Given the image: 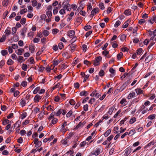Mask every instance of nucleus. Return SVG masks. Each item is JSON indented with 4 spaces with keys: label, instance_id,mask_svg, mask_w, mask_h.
<instances>
[{
    "label": "nucleus",
    "instance_id": "obj_1",
    "mask_svg": "<svg viewBox=\"0 0 156 156\" xmlns=\"http://www.w3.org/2000/svg\"><path fill=\"white\" fill-rule=\"evenodd\" d=\"M102 150V148L101 147H98L95 149L94 151L92 152V154L97 156L100 153V151Z\"/></svg>",
    "mask_w": 156,
    "mask_h": 156
},
{
    "label": "nucleus",
    "instance_id": "obj_2",
    "mask_svg": "<svg viewBox=\"0 0 156 156\" xmlns=\"http://www.w3.org/2000/svg\"><path fill=\"white\" fill-rule=\"evenodd\" d=\"M132 150L131 147H129L126 148L125 151V156H128L131 152Z\"/></svg>",
    "mask_w": 156,
    "mask_h": 156
},
{
    "label": "nucleus",
    "instance_id": "obj_3",
    "mask_svg": "<svg viewBox=\"0 0 156 156\" xmlns=\"http://www.w3.org/2000/svg\"><path fill=\"white\" fill-rule=\"evenodd\" d=\"M64 2L63 3V5H64V9L65 10L66 9H67V10L68 11H70L71 10V8L70 7V5L69 4V3L67 2L66 4H64Z\"/></svg>",
    "mask_w": 156,
    "mask_h": 156
},
{
    "label": "nucleus",
    "instance_id": "obj_4",
    "mask_svg": "<svg viewBox=\"0 0 156 156\" xmlns=\"http://www.w3.org/2000/svg\"><path fill=\"white\" fill-rule=\"evenodd\" d=\"M71 49V51L72 52H73L75 51L76 45L73 44H71L68 46Z\"/></svg>",
    "mask_w": 156,
    "mask_h": 156
},
{
    "label": "nucleus",
    "instance_id": "obj_5",
    "mask_svg": "<svg viewBox=\"0 0 156 156\" xmlns=\"http://www.w3.org/2000/svg\"><path fill=\"white\" fill-rule=\"evenodd\" d=\"M99 9L98 8H96L94 9L91 12V15L92 16H94L96 13H98L99 11Z\"/></svg>",
    "mask_w": 156,
    "mask_h": 156
},
{
    "label": "nucleus",
    "instance_id": "obj_6",
    "mask_svg": "<svg viewBox=\"0 0 156 156\" xmlns=\"http://www.w3.org/2000/svg\"><path fill=\"white\" fill-rule=\"evenodd\" d=\"M72 136V134H71L69 136H68L66 138L64 139L62 141V144H63L64 145H67L68 142L67 141V139L69 138L70 137Z\"/></svg>",
    "mask_w": 156,
    "mask_h": 156
},
{
    "label": "nucleus",
    "instance_id": "obj_7",
    "mask_svg": "<svg viewBox=\"0 0 156 156\" xmlns=\"http://www.w3.org/2000/svg\"><path fill=\"white\" fill-rule=\"evenodd\" d=\"M120 103L122 106H125L127 104V102L125 98H123L120 101Z\"/></svg>",
    "mask_w": 156,
    "mask_h": 156
},
{
    "label": "nucleus",
    "instance_id": "obj_8",
    "mask_svg": "<svg viewBox=\"0 0 156 156\" xmlns=\"http://www.w3.org/2000/svg\"><path fill=\"white\" fill-rule=\"evenodd\" d=\"M136 96V93L135 92H132L130 93L127 97L129 99H131L132 98Z\"/></svg>",
    "mask_w": 156,
    "mask_h": 156
},
{
    "label": "nucleus",
    "instance_id": "obj_9",
    "mask_svg": "<svg viewBox=\"0 0 156 156\" xmlns=\"http://www.w3.org/2000/svg\"><path fill=\"white\" fill-rule=\"evenodd\" d=\"M41 98V96H40L38 94H37L34 98V101L35 102H38Z\"/></svg>",
    "mask_w": 156,
    "mask_h": 156
},
{
    "label": "nucleus",
    "instance_id": "obj_10",
    "mask_svg": "<svg viewBox=\"0 0 156 156\" xmlns=\"http://www.w3.org/2000/svg\"><path fill=\"white\" fill-rule=\"evenodd\" d=\"M24 51V49H23L20 48L18 49L16 53V54L19 55H22V53Z\"/></svg>",
    "mask_w": 156,
    "mask_h": 156
},
{
    "label": "nucleus",
    "instance_id": "obj_11",
    "mask_svg": "<svg viewBox=\"0 0 156 156\" xmlns=\"http://www.w3.org/2000/svg\"><path fill=\"white\" fill-rule=\"evenodd\" d=\"M75 34V32L73 30H70L68 33V35L70 37H73Z\"/></svg>",
    "mask_w": 156,
    "mask_h": 156
},
{
    "label": "nucleus",
    "instance_id": "obj_12",
    "mask_svg": "<svg viewBox=\"0 0 156 156\" xmlns=\"http://www.w3.org/2000/svg\"><path fill=\"white\" fill-rule=\"evenodd\" d=\"M27 28L25 27L23 28L20 31L21 34L23 37L25 36V34L26 32Z\"/></svg>",
    "mask_w": 156,
    "mask_h": 156
},
{
    "label": "nucleus",
    "instance_id": "obj_13",
    "mask_svg": "<svg viewBox=\"0 0 156 156\" xmlns=\"http://www.w3.org/2000/svg\"><path fill=\"white\" fill-rule=\"evenodd\" d=\"M152 58V55H149L146 57L145 61L146 62L148 63L150 61Z\"/></svg>",
    "mask_w": 156,
    "mask_h": 156
},
{
    "label": "nucleus",
    "instance_id": "obj_14",
    "mask_svg": "<svg viewBox=\"0 0 156 156\" xmlns=\"http://www.w3.org/2000/svg\"><path fill=\"white\" fill-rule=\"evenodd\" d=\"M105 72L102 69H101L98 73L99 76L102 77L105 75Z\"/></svg>",
    "mask_w": 156,
    "mask_h": 156
},
{
    "label": "nucleus",
    "instance_id": "obj_15",
    "mask_svg": "<svg viewBox=\"0 0 156 156\" xmlns=\"http://www.w3.org/2000/svg\"><path fill=\"white\" fill-rule=\"evenodd\" d=\"M88 94L87 92L85 90H83L81 92H80V95L81 96H87Z\"/></svg>",
    "mask_w": 156,
    "mask_h": 156
},
{
    "label": "nucleus",
    "instance_id": "obj_16",
    "mask_svg": "<svg viewBox=\"0 0 156 156\" xmlns=\"http://www.w3.org/2000/svg\"><path fill=\"white\" fill-rule=\"evenodd\" d=\"M135 91L137 94V95L142 94L143 91L140 88L136 89L135 90Z\"/></svg>",
    "mask_w": 156,
    "mask_h": 156
},
{
    "label": "nucleus",
    "instance_id": "obj_17",
    "mask_svg": "<svg viewBox=\"0 0 156 156\" xmlns=\"http://www.w3.org/2000/svg\"><path fill=\"white\" fill-rule=\"evenodd\" d=\"M111 131V130L110 129H109L107 130L104 134L105 136V137L108 136L110 133Z\"/></svg>",
    "mask_w": 156,
    "mask_h": 156
},
{
    "label": "nucleus",
    "instance_id": "obj_18",
    "mask_svg": "<svg viewBox=\"0 0 156 156\" xmlns=\"http://www.w3.org/2000/svg\"><path fill=\"white\" fill-rule=\"evenodd\" d=\"M83 5H80V6L78 7L77 10H76V14L77 13V12H81V11H82V10L83 9Z\"/></svg>",
    "mask_w": 156,
    "mask_h": 156
},
{
    "label": "nucleus",
    "instance_id": "obj_19",
    "mask_svg": "<svg viewBox=\"0 0 156 156\" xmlns=\"http://www.w3.org/2000/svg\"><path fill=\"white\" fill-rule=\"evenodd\" d=\"M54 136L53 135H52L50 138H45L43 140V142L44 143L48 141H51L52 139H53Z\"/></svg>",
    "mask_w": 156,
    "mask_h": 156
},
{
    "label": "nucleus",
    "instance_id": "obj_20",
    "mask_svg": "<svg viewBox=\"0 0 156 156\" xmlns=\"http://www.w3.org/2000/svg\"><path fill=\"white\" fill-rule=\"evenodd\" d=\"M127 86L125 83H124L122 86H121L119 89V90L122 91L124 90Z\"/></svg>",
    "mask_w": 156,
    "mask_h": 156
},
{
    "label": "nucleus",
    "instance_id": "obj_21",
    "mask_svg": "<svg viewBox=\"0 0 156 156\" xmlns=\"http://www.w3.org/2000/svg\"><path fill=\"white\" fill-rule=\"evenodd\" d=\"M124 13L126 16H128L130 15L131 12L129 9H127L125 10Z\"/></svg>",
    "mask_w": 156,
    "mask_h": 156
},
{
    "label": "nucleus",
    "instance_id": "obj_22",
    "mask_svg": "<svg viewBox=\"0 0 156 156\" xmlns=\"http://www.w3.org/2000/svg\"><path fill=\"white\" fill-rule=\"evenodd\" d=\"M46 14L48 18L51 17L52 16V13L50 11H47L46 12Z\"/></svg>",
    "mask_w": 156,
    "mask_h": 156
},
{
    "label": "nucleus",
    "instance_id": "obj_23",
    "mask_svg": "<svg viewBox=\"0 0 156 156\" xmlns=\"http://www.w3.org/2000/svg\"><path fill=\"white\" fill-rule=\"evenodd\" d=\"M67 124V122H65L62 125V130L64 131V132H65L66 131V129H65L64 128L66 125Z\"/></svg>",
    "mask_w": 156,
    "mask_h": 156
},
{
    "label": "nucleus",
    "instance_id": "obj_24",
    "mask_svg": "<svg viewBox=\"0 0 156 156\" xmlns=\"http://www.w3.org/2000/svg\"><path fill=\"white\" fill-rule=\"evenodd\" d=\"M20 103L22 107H23L26 104V101L22 99L21 100V101L20 102Z\"/></svg>",
    "mask_w": 156,
    "mask_h": 156
},
{
    "label": "nucleus",
    "instance_id": "obj_25",
    "mask_svg": "<svg viewBox=\"0 0 156 156\" xmlns=\"http://www.w3.org/2000/svg\"><path fill=\"white\" fill-rule=\"evenodd\" d=\"M9 27H8L6 30H5V35H8L9 34H10L11 31L10 29H9Z\"/></svg>",
    "mask_w": 156,
    "mask_h": 156
},
{
    "label": "nucleus",
    "instance_id": "obj_26",
    "mask_svg": "<svg viewBox=\"0 0 156 156\" xmlns=\"http://www.w3.org/2000/svg\"><path fill=\"white\" fill-rule=\"evenodd\" d=\"M9 2L8 0H4L2 2L3 5L5 7L6 6L8 5Z\"/></svg>",
    "mask_w": 156,
    "mask_h": 156
},
{
    "label": "nucleus",
    "instance_id": "obj_27",
    "mask_svg": "<svg viewBox=\"0 0 156 156\" xmlns=\"http://www.w3.org/2000/svg\"><path fill=\"white\" fill-rule=\"evenodd\" d=\"M126 38V36L125 34L122 35L120 37V39L122 41H124Z\"/></svg>",
    "mask_w": 156,
    "mask_h": 156
},
{
    "label": "nucleus",
    "instance_id": "obj_28",
    "mask_svg": "<svg viewBox=\"0 0 156 156\" xmlns=\"http://www.w3.org/2000/svg\"><path fill=\"white\" fill-rule=\"evenodd\" d=\"M42 34L45 36H48L49 34V32L46 30H44L42 32Z\"/></svg>",
    "mask_w": 156,
    "mask_h": 156
},
{
    "label": "nucleus",
    "instance_id": "obj_29",
    "mask_svg": "<svg viewBox=\"0 0 156 156\" xmlns=\"http://www.w3.org/2000/svg\"><path fill=\"white\" fill-rule=\"evenodd\" d=\"M135 133V131L134 129H132L129 132V136H131L134 134Z\"/></svg>",
    "mask_w": 156,
    "mask_h": 156
},
{
    "label": "nucleus",
    "instance_id": "obj_30",
    "mask_svg": "<svg viewBox=\"0 0 156 156\" xmlns=\"http://www.w3.org/2000/svg\"><path fill=\"white\" fill-rule=\"evenodd\" d=\"M119 129V128L118 127L115 126L114 127V130L115 131L114 133H119V131L118 130Z\"/></svg>",
    "mask_w": 156,
    "mask_h": 156
},
{
    "label": "nucleus",
    "instance_id": "obj_31",
    "mask_svg": "<svg viewBox=\"0 0 156 156\" xmlns=\"http://www.w3.org/2000/svg\"><path fill=\"white\" fill-rule=\"evenodd\" d=\"M155 117V115L154 114H152L148 116V119H150L152 120L154 119Z\"/></svg>",
    "mask_w": 156,
    "mask_h": 156
},
{
    "label": "nucleus",
    "instance_id": "obj_32",
    "mask_svg": "<svg viewBox=\"0 0 156 156\" xmlns=\"http://www.w3.org/2000/svg\"><path fill=\"white\" fill-rule=\"evenodd\" d=\"M55 112H54L52 113L50 115L49 118H48V119H51L53 118L54 117L55 115Z\"/></svg>",
    "mask_w": 156,
    "mask_h": 156
},
{
    "label": "nucleus",
    "instance_id": "obj_33",
    "mask_svg": "<svg viewBox=\"0 0 156 156\" xmlns=\"http://www.w3.org/2000/svg\"><path fill=\"white\" fill-rule=\"evenodd\" d=\"M31 2L32 3V5L34 7H35L37 5V2L35 0H34L33 1H32Z\"/></svg>",
    "mask_w": 156,
    "mask_h": 156
},
{
    "label": "nucleus",
    "instance_id": "obj_34",
    "mask_svg": "<svg viewBox=\"0 0 156 156\" xmlns=\"http://www.w3.org/2000/svg\"><path fill=\"white\" fill-rule=\"evenodd\" d=\"M13 61L11 59H9L7 62L8 65H11L13 63Z\"/></svg>",
    "mask_w": 156,
    "mask_h": 156
},
{
    "label": "nucleus",
    "instance_id": "obj_35",
    "mask_svg": "<svg viewBox=\"0 0 156 156\" xmlns=\"http://www.w3.org/2000/svg\"><path fill=\"white\" fill-rule=\"evenodd\" d=\"M136 120V119L135 117L132 118L129 121V123L130 124L133 123Z\"/></svg>",
    "mask_w": 156,
    "mask_h": 156
},
{
    "label": "nucleus",
    "instance_id": "obj_36",
    "mask_svg": "<svg viewBox=\"0 0 156 156\" xmlns=\"http://www.w3.org/2000/svg\"><path fill=\"white\" fill-rule=\"evenodd\" d=\"M26 22V19L25 18H22L20 20V23L22 24H24Z\"/></svg>",
    "mask_w": 156,
    "mask_h": 156
},
{
    "label": "nucleus",
    "instance_id": "obj_37",
    "mask_svg": "<svg viewBox=\"0 0 156 156\" xmlns=\"http://www.w3.org/2000/svg\"><path fill=\"white\" fill-rule=\"evenodd\" d=\"M35 144V147H38L42 145V142L41 141H39Z\"/></svg>",
    "mask_w": 156,
    "mask_h": 156
},
{
    "label": "nucleus",
    "instance_id": "obj_38",
    "mask_svg": "<svg viewBox=\"0 0 156 156\" xmlns=\"http://www.w3.org/2000/svg\"><path fill=\"white\" fill-rule=\"evenodd\" d=\"M6 38V35H3L0 40V42H3L4 41Z\"/></svg>",
    "mask_w": 156,
    "mask_h": 156
},
{
    "label": "nucleus",
    "instance_id": "obj_39",
    "mask_svg": "<svg viewBox=\"0 0 156 156\" xmlns=\"http://www.w3.org/2000/svg\"><path fill=\"white\" fill-rule=\"evenodd\" d=\"M99 7L101 9L103 10L105 9L104 4L103 3H101L99 4Z\"/></svg>",
    "mask_w": 156,
    "mask_h": 156
},
{
    "label": "nucleus",
    "instance_id": "obj_40",
    "mask_svg": "<svg viewBox=\"0 0 156 156\" xmlns=\"http://www.w3.org/2000/svg\"><path fill=\"white\" fill-rule=\"evenodd\" d=\"M121 24V22L119 20H118L116 22L115 24L114 25V27H117L119 26Z\"/></svg>",
    "mask_w": 156,
    "mask_h": 156
},
{
    "label": "nucleus",
    "instance_id": "obj_41",
    "mask_svg": "<svg viewBox=\"0 0 156 156\" xmlns=\"http://www.w3.org/2000/svg\"><path fill=\"white\" fill-rule=\"evenodd\" d=\"M22 69L24 71H26L27 68V66L26 64H23L22 66Z\"/></svg>",
    "mask_w": 156,
    "mask_h": 156
},
{
    "label": "nucleus",
    "instance_id": "obj_42",
    "mask_svg": "<svg viewBox=\"0 0 156 156\" xmlns=\"http://www.w3.org/2000/svg\"><path fill=\"white\" fill-rule=\"evenodd\" d=\"M128 20L126 21L125 23H124V24L123 25L122 27L124 28H126L129 25L128 23H127V22H128Z\"/></svg>",
    "mask_w": 156,
    "mask_h": 156
},
{
    "label": "nucleus",
    "instance_id": "obj_43",
    "mask_svg": "<svg viewBox=\"0 0 156 156\" xmlns=\"http://www.w3.org/2000/svg\"><path fill=\"white\" fill-rule=\"evenodd\" d=\"M84 28L86 30H90L91 28V27L89 25H87L84 27Z\"/></svg>",
    "mask_w": 156,
    "mask_h": 156
},
{
    "label": "nucleus",
    "instance_id": "obj_44",
    "mask_svg": "<svg viewBox=\"0 0 156 156\" xmlns=\"http://www.w3.org/2000/svg\"><path fill=\"white\" fill-rule=\"evenodd\" d=\"M27 115V113L26 112H24L22 113L21 115V118L22 119H23L25 118Z\"/></svg>",
    "mask_w": 156,
    "mask_h": 156
},
{
    "label": "nucleus",
    "instance_id": "obj_45",
    "mask_svg": "<svg viewBox=\"0 0 156 156\" xmlns=\"http://www.w3.org/2000/svg\"><path fill=\"white\" fill-rule=\"evenodd\" d=\"M7 51L6 50H2L1 51V53L2 55L4 56L7 54Z\"/></svg>",
    "mask_w": 156,
    "mask_h": 156
},
{
    "label": "nucleus",
    "instance_id": "obj_46",
    "mask_svg": "<svg viewBox=\"0 0 156 156\" xmlns=\"http://www.w3.org/2000/svg\"><path fill=\"white\" fill-rule=\"evenodd\" d=\"M27 82L26 81H23L21 83V85L23 87H25L27 85Z\"/></svg>",
    "mask_w": 156,
    "mask_h": 156
},
{
    "label": "nucleus",
    "instance_id": "obj_47",
    "mask_svg": "<svg viewBox=\"0 0 156 156\" xmlns=\"http://www.w3.org/2000/svg\"><path fill=\"white\" fill-rule=\"evenodd\" d=\"M60 62L58 60H55L53 62V65L54 66H57Z\"/></svg>",
    "mask_w": 156,
    "mask_h": 156
},
{
    "label": "nucleus",
    "instance_id": "obj_48",
    "mask_svg": "<svg viewBox=\"0 0 156 156\" xmlns=\"http://www.w3.org/2000/svg\"><path fill=\"white\" fill-rule=\"evenodd\" d=\"M58 11V8L57 7H55L54 8L53 11V14H56L57 13Z\"/></svg>",
    "mask_w": 156,
    "mask_h": 156
},
{
    "label": "nucleus",
    "instance_id": "obj_49",
    "mask_svg": "<svg viewBox=\"0 0 156 156\" xmlns=\"http://www.w3.org/2000/svg\"><path fill=\"white\" fill-rule=\"evenodd\" d=\"M58 120L57 118H54L51 121V123L53 124H55L57 122Z\"/></svg>",
    "mask_w": 156,
    "mask_h": 156
},
{
    "label": "nucleus",
    "instance_id": "obj_50",
    "mask_svg": "<svg viewBox=\"0 0 156 156\" xmlns=\"http://www.w3.org/2000/svg\"><path fill=\"white\" fill-rule=\"evenodd\" d=\"M58 47L60 49H62L63 48V44L62 42L59 43L58 45Z\"/></svg>",
    "mask_w": 156,
    "mask_h": 156
},
{
    "label": "nucleus",
    "instance_id": "obj_51",
    "mask_svg": "<svg viewBox=\"0 0 156 156\" xmlns=\"http://www.w3.org/2000/svg\"><path fill=\"white\" fill-rule=\"evenodd\" d=\"M27 11V9L25 8L21 10L20 11V13L21 14H23L24 13L26 12Z\"/></svg>",
    "mask_w": 156,
    "mask_h": 156
},
{
    "label": "nucleus",
    "instance_id": "obj_52",
    "mask_svg": "<svg viewBox=\"0 0 156 156\" xmlns=\"http://www.w3.org/2000/svg\"><path fill=\"white\" fill-rule=\"evenodd\" d=\"M113 137L114 136L113 135H111L109 137L107 138V140L108 141H110L113 139Z\"/></svg>",
    "mask_w": 156,
    "mask_h": 156
},
{
    "label": "nucleus",
    "instance_id": "obj_53",
    "mask_svg": "<svg viewBox=\"0 0 156 156\" xmlns=\"http://www.w3.org/2000/svg\"><path fill=\"white\" fill-rule=\"evenodd\" d=\"M103 136L102 135H101L100 137H99V138L100 139V140L97 141V143L98 144L100 143L103 140Z\"/></svg>",
    "mask_w": 156,
    "mask_h": 156
},
{
    "label": "nucleus",
    "instance_id": "obj_54",
    "mask_svg": "<svg viewBox=\"0 0 156 156\" xmlns=\"http://www.w3.org/2000/svg\"><path fill=\"white\" fill-rule=\"evenodd\" d=\"M135 128L139 132L141 131L143 129L142 127H140V126H136Z\"/></svg>",
    "mask_w": 156,
    "mask_h": 156
},
{
    "label": "nucleus",
    "instance_id": "obj_55",
    "mask_svg": "<svg viewBox=\"0 0 156 156\" xmlns=\"http://www.w3.org/2000/svg\"><path fill=\"white\" fill-rule=\"evenodd\" d=\"M105 50L104 51L102 52V54L105 55V56H106L109 53V52L107 50Z\"/></svg>",
    "mask_w": 156,
    "mask_h": 156
},
{
    "label": "nucleus",
    "instance_id": "obj_56",
    "mask_svg": "<svg viewBox=\"0 0 156 156\" xmlns=\"http://www.w3.org/2000/svg\"><path fill=\"white\" fill-rule=\"evenodd\" d=\"M69 103L71 105H74L75 104L76 102L74 101V100L73 99H71L69 101Z\"/></svg>",
    "mask_w": 156,
    "mask_h": 156
},
{
    "label": "nucleus",
    "instance_id": "obj_57",
    "mask_svg": "<svg viewBox=\"0 0 156 156\" xmlns=\"http://www.w3.org/2000/svg\"><path fill=\"white\" fill-rule=\"evenodd\" d=\"M83 50L84 51H86L87 49V46L84 44L82 45Z\"/></svg>",
    "mask_w": 156,
    "mask_h": 156
},
{
    "label": "nucleus",
    "instance_id": "obj_58",
    "mask_svg": "<svg viewBox=\"0 0 156 156\" xmlns=\"http://www.w3.org/2000/svg\"><path fill=\"white\" fill-rule=\"evenodd\" d=\"M99 64V62L98 61H97L96 59H95L94 61V65L95 66H97Z\"/></svg>",
    "mask_w": 156,
    "mask_h": 156
},
{
    "label": "nucleus",
    "instance_id": "obj_59",
    "mask_svg": "<svg viewBox=\"0 0 156 156\" xmlns=\"http://www.w3.org/2000/svg\"><path fill=\"white\" fill-rule=\"evenodd\" d=\"M122 55L123 54L122 52H121L119 54H118L117 55V57L118 60H120Z\"/></svg>",
    "mask_w": 156,
    "mask_h": 156
},
{
    "label": "nucleus",
    "instance_id": "obj_60",
    "mask_svg": "<svg viewBox=\"0 0 156 156\" xmlns=\"http://www.w3.org/2000/svg\"><path fill=\"white\" fill-rule=\"evenodd\" d=\"M21 122L19 121H17L16 123L15 124V126L16 127H17V128H19L20 127V124Z\"/></svg>",
    "mask_w": 156,
    "mask_h": 156
},
{
    "label": "nucleus",
    "instance_id": "obj_61",
    "mask_svg": "<svg viewBox=\"0 0 156 156\" xmlns=\"http://www.w3.org/2000/svg\"><path fill=\"white\" fill-rule=\"evenodd\" d=\"M9 120L7 119H5L3 122V124L4 125H5L7 124H8L9 123Z\"/></svg>",
    "mask_w": 156,
    "mask_h": 156
},
{
    "label": "nucleus",
    "instance_id": "obj_62",
    "mask_svg": "<svg viewBox=\"0 0 156 156\" xmlns=\"http://www.w3.org/2000/svg\"><path fill=\"white\" fill-rule=\"evenodd\" d=\"M73 113L72 111L71 110L67 114L66 116L67 117H69L72 115Z\"/></svg>",
    "mask_w": 156,
    "mask_h": 156
},
{
    "label": "nucleus",
    "instance_id": "obj_63",
    "mask_svg": "<svg viewBox=\"0 0 156 156\" xmlns=\"http://www.w3.org/2000/svg\"><path fill=\"white\" fill-rule=\"evenodd\" d=\"M17 29L16 27H13L12 28V34H14L16 31Z\"/></svg>",
    "mask_w": 156,
    "mask_h": 156
},
{
    "label": "nucleus",
    "instance_id": "obj_64",
    "mask_svg": "<svg viewBox=\"0 0 156 156\" xmlns=\"http://www.w3.org/2000/svg\"><path fill=\"white\" fill-rule=\"evenodd\" d=\"M45 114L44 112L42 113L41 112L39 114L38 116V117L40 118V119H41L43 117L44 115Z\"/></svg>",
    "mask_w": 156,
    "mask_h": 156
}]
</instances>
